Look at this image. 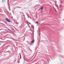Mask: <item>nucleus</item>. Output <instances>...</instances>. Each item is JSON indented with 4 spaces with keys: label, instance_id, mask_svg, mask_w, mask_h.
Segmentation results:
<instances>
[{
    "label": "nucleus",
    "instance_id": "obj_1",
    "mask_svg": "<svg viewBox=\"0 0 64 64\" xmlns=\"http://www.w3.org/2000/svg\"><path fill=\"white\" fill-rule=\"evenodd\" d=\"M6 20L7 22H10V20H9V19L8 18H6Z\"/></svg>",
    "mask_w": 64,
    "mask_h": 64
},
{
    "label": "nucleus",
    "instance_id": "obj_3",
    "mask_svg": "<svg viewBox=\"0 0 64 64\" xmlns=\"http://www.w3.org/2000/svg\"><path fill=\"white\" fill-rule=\"evenodd\" d=\"M43 8V6H42L40 8L39 10H42V9Z\"/></svg>",
    "mask_w": 64,
    "mask_h": 64
},
{
    "label": "nucleus",
    "instance_id": "obj_5",
    "mask_svg": "<svg viewBox=\"0 0 64 64\" xmlns=\"http://www.w3.org/2000/svg\"><path fill=\"white\" fill-rule=\"evenodd\" d=\"M61 0H60V1Z\"/></svg>",
    "mask_w": 64,
    "mask_h": 64
},
{
    "label": "nucleus",
    "instance_id": "obj_2",
    "mask_svg": "<svg viewBox=\"0 0 64 64\" xmlns=\"http://www.w3.org/2000/svg\"><path fill=\"white\" fill-rule=\"evenodd\" d=\"M34 41H35V40H32V42L31 43H34Z\"/></svg>",
    "mask_w": 64,
    "mask_h": 64
},
{
    "label": "nucleus",
    "instance_id": "obj_4",
    "mask_svg": "<svg viewBox=\"0 0 64 64\" xmlns=\"http://www.w3.org/2000/svg\"><path fill=\"white\" fill-rule=\"evenodd\" d=\"M36 24H38V22H36Z\"/></svg>",
    "mask_w": 64,
    "mask_h": 64
}]
</instances>
